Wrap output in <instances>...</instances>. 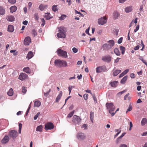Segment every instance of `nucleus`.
Returning <instances> with one entry per match:
<instances>
[{
  "instance_id": "obj_1",
  "label": "nucleus",
  "mask_w": 147,
  "mask_h": 147,
  "mask_svg": "<svg viewBox=\"0 0 147 147\" xmlns=\"http://www.w3.org/2000/svg\"><path fill=\"white\" fill-rule=\"evenodd\" d=\"M54 63L55 65L58 67H65L67 65V63L65 61L60 59L55 60Z\"/></svg>"
},
{
  "instance_id": "obj_2",
  "label": "nucleus",
  "mask_w": 147,
  "mask_h": 147,
  "mask_svg": "<svg viewBox=\"0 0 147 147\" xmlns=\"http://www.w3.org/2000/svg\"><path fill=\"white\" fill-rule=\"evenodd\" d=\"M108 42L111 45H109L107 43L104 44L102 47V48L103 50H108L110 49L111 47L114 45V41L112 40H109L108 41Z\"/></svg>"
},
{
  "instance_id": "obj_3",
  "label": "nucleus",
  "mask_w": 147,
  "mask_h": 147,
  "mask_svg": "<svg viewBox=\"0 0 147 147\" xmlns=\"http://www.w3.org/2000/svg\"><path fill=\"white\" fill-rule=\"evenodd\" d=\"M81 119L80 117L76 115H74L72 118V121L76 125H79L80 123Z\"/></svg>"
},
{
  "instance_id": "obj_4",
  "label": "nucleus",
  "mask_w": 147,
  "mask_h": 147,
  "mask_svg": "<svg viewBox=\"0 0 147 147\" xmlns=\"http://www.w3.org/2000/svg\"><path fill=\"white\" fill-rule=\"evenodd\" d=\"M57 52L59 56H61L65 58L67 57H68L67 52L61 49H58L57 50Z\"/></svg>"
},
{
  "instance_id": "obj_5",
  "label": "nucleus",
  "mask_w": 147,
  "mask_h": 147,
  "mask_svg": "<svg viewBox=\"0 0 147 147\" xmlns=\"http://www.w3.org/2000/svg\"><path fill=\"white\" fill-rule=\"evenodd\" d=\"M106 105L107 109L109 110V113H111L112 111H114L115 107L113 103L107 102Z\"/></svg>"
},
{
  "instance_id": "obj_6",
  "label": "nucleus",
  "mask_w": 147,
  "mask_h": 147,
  "mask_svg": "<svg viewBox=\"0 0 147 147\" xmlns=\"http://www.w3.org/2000/svg\"><path fill=\"white\" fill-rule=\"evenodd\" d=\"M101 59L104 62L109 63L111 61V57L109 55H107L106 56H102Z\"/></svg>"
},
{
  "instance_id": "obj_7",
  "label": "nucleus",
  "mask_w": 147,
  "mask_h": 147,
  "mask_svg": "<svg viewBox=\"0 0 147 147\" xmlns=\"http://www.w3.org/2000/svg\"><path fill=\"white\" fill-rule=\"evenodd\" d=\"M54 127L53 123L51 122H48L45 125V128L46 130L51 129Z\"/></svg>"
},
{
  "instance_id": "obj_8",
  "label": "nucleus",
  "mask_w": 147,
  "mask_h": 147,
  "mask_svg": "<svg viewBox=\"0 0 147 147\" xmlns=\"http://www.w3.org/2000/svg\"><path fill=\"white\" fill-rule=\"evenodd\" d=\"M107 22V18L105 17H101L98 19V22L99 24L103 25L105 24Z\"/></svg>"
},
{
  "instance_id": "obj_9",
  "label": "nucleus",
  "mask_w": 147,
  "mask_h": 147,
  "mask_svg": "<svg viewBox=\"0 0 147 147\" xmlns=\"http://www.w3.org/2000/svg\"><path fill=\"white\" fill-rule=\"evenodd\" d=\"M18 132L17 131L14 130H11L9 133V135L12 138L14 139L17 136Z\"/></svg>"
},
{
  "instance_id": "obj_10",
  "label": "nucleus",
  "mask_w": 147,
  "mask_h": 147,
  "mask_svg": "<svg viewBox=\"0 0 147 147\" xmlns=\"http://www.w3.org/2000/svg\"><path fill=\"white\" fill-rule=\"evenodd\" d=\"M85 136L84 134L82 132H79L78 133L77 135V138L80 140H82L85 138Z\"/></svg>"
},
{
  "instance_id": "obj_11",
  "label": "nucleus",
  "mask_w": 147,
  "mask_h": 147,
  "mask_svg": "<svg viewBox=\"0 0 147 147\" xmlns=\"http://www.w3.org/2000/svg\"><path fill=\"white\" fill-rule=\"evenodd\" d=\"M106 69V67L105 66H99L96 68V71L97 73H100L102 71L105 72Z\"/></svg>"
},
{
  "instance_id": "obj_12",
  "label": "nucleus",
  "mask_w": 147,
  "mask_h": 147,
  "mask_svg": "<svg viewBox=\"0 0 147 147\" xmlns=\"http://www.w3.org/2000/svg\"><path fill=\"white\" fill-rule=\"evenodd\" d=\"M24 45H28L31 42V39L30 37L29 36L26 37L24 40Z\"/></svg>"
},
{
  "instance_id": "obj_13",
  "label": "nucleus",
  "mask_w": 147,
  "mask_h": 147,
  "mask_svg": "<svg viewBox=\"0 0 147 147\" xmlns=\"http://www.w3.org/2000/svg\"><path fill=\"white\" fill-rule=\"evenodd\" d=\"M27 77L28 76L26 74L22 73L19 76V79L21 80H23L26 79Z\"/></svg>"
},
{
  "instance_id": "obj_14",
  "label": "nucleus",
  "mask_w": 147,
  "mask_h": 147,
  "mask_svg": "<svg viewBox=\"0 0 147 147\" xmlns=\"http://www.w3.org/2000/svg\"><path fill=\"white\" fill-rule=\"evenodd\" d=\"M9 137L7 136H5L1 141V143L3 144H5L9 141Z\"/></svg>"
},
{
  "instance_id": "obj_15",
  "label": "nucleus",
  "mask_w": 147,
  "mask_h": 147,
  "mask_svg": "<svg viewBox=\"0 0 147 147\" xmlns=\"http://www.w3.org/2000/svg\"><path fill=\"white\" fill-rule=\"evenodd\" d=\"M65 32H59L57 34V36L58 37L60 38H64L65 37Z\"/></svg>"
},
{
  "instance_id": "obj_16",
  "label": "nucleus",
  "mask_w": 147,
  "mask_h": 147,
  "mask_svg": "<svg viewBox=\"0 0 147 147\" xmlns=\"http://www.w3.org/2000/svg\"><path fill=\"white\" fill-rule=\"evenodd\" d=\"M119 16V13L116 11H114L113 13V18L114 19H117L118 18Z\"/></svg>"
},
{
  "instance_id": "obj_17",
  "label": "nucleus",
  "mask_w": 147,
  "mask_h": 147,
  "mask_svg": "<svg viewBox=\"0 0 147 147\" xmlns=\"http://www.w3.org/2000/svg\"><path fill=\"white\" fill-rule=\"evenodd\" d=\"M133 9V7L131 6H129L126 7L125 9V11L127 13L131 12Z\"/></svg>"
},
{
  "instance_id": "obj_18",
  "label": "nucleus",
  "mask_w": 147,
  "mask_h": 147,
  "mask_svg": "<svg viewBox=\"0 0 147 147\" xmlns=\"http://www.w3.org/2000/svg\"><path fill=\"white\" fill-rule=\"evenodd\" d=\"M33 56V53L32 51H29L27 55L26 58L28 59H29L32 58Z\"/></svg>"
},
{
  "instance_id": "obj_19",
  "label": "nucleus",
  "mask_w": 147,
  "mask_h": 147,
  "mask_svg": "<svg viewBox=\"0 0 147 147\" xmlns=\"http://www.w3.org/2000/svg\"><path fill=\"white\" fill-rule=\"evenodd\" d=\"M62 93L63 92L62 91H60L59 92V94L56 98L55 101L56 102H58L62 96Z\"/></svg>"
},
{
  "instance_id": "obj_20",
  "label": "nucleus",
  "mask_w": 147,
  "mask_h": 147,
  "mask_svg": "<svg viewBox=\"0 0 147 147\" xmlns=\"http://www.w3.org/2000/svg\"><path fill=\"white\" fill-rule=\"evenodd\" d=\"M17 8L16 6H11L10 8V12L13 13L15 12L17 10Z\"/></svg>"
},
{
  "instance_id": "obj_21",
  "label": "nucleus",
  "mask_w": 147,
  "mask_h": 147,
  "mask_svg": "<svg viewBox=\"0 0 147 147\" xmlns=\"http://www.w3.org/2000/svg\"><path fill=\"white\" fill-rule=\"evenodd\" d=\"M114 52L117 56H120L121 55L118 49L117 48H115L114 49Z\"/></svg>"
},
{
  "instance_id": "obj_22",
  "label": "nucleus",
  "mask_w": 147,
  "mask_h": 147,
  "mask_svg": "<svg viewBox=\"0 0 147 147\" xmlns=\"http://www.w3.org/2000/svg\"><path fill=\"white\" fill-rule=\"evenodd\" d=\"M7 19L9 21L13 22L14 21L15 18L14 16L12 15H10L7 16Z\"/></svg>"
},
{
  "instance_id": "obj_23",
  "label": "nucleus",
  "mask_w": 147,
  "mask_h": 147,
  "mask_svg": "<svg viewBox=\"0 0 147 147\" xmlns=\"http://www.w3.org/2000/svg\"><path fill=\"white\" fill-rule=\"evenodd\" d=\"M129 71V69H126L119 76V78H121L123 76L127 74Z\"/></svg>"
},
{
  "instance_id": "obj_24",
  "label": "nucleus",
  "mask_w": 147,
  "mask_h": 147,
  "mask_svg": "<svg viewBox=\"0 0 147 147\" xmlns=\"http://www.w3.org/2000/svg\"><path fill=\"white\" fill-rule=\"evenodd\" d=\"M14 30L13 26L12 25H9L8 26L7 31L8 32H12Z\"/></svg>"
},
{
  "instance_id": "obj_25",
  "label": "nucleus",
  "mask_w": 147,
  "mask_h": 147,
  "mask_svg": "<svg viewBox=\"0 0 147 147\" xmlns=\"http://www.w3.org/2000/svg\"><path fill=\"white\" fill-rule=\"evenodd\" d=\"M118 82L117 81H114L110 83V84L112 87H115L117 85Z\"/></svg>"
},
{
  "instance_id": "obj_26",
  "label": "nucleus",
  "mask_w": 147,
  "mask_h": 147,
  "mask_svg": "<svg viewBox=\"0 0 147 147\" xmlns=\"http://www.w3.org/2000/svg\"><path fill=\"white\" fill-rule=\"evenodd\" d=\"M94 118V112L91 111L90 113V118L92 123H93Z\"/></svg>"
},
{
  "instance_id": "obj_27",
  "label": "nucleus",
  "mask_w": 147,
  "mask_h": 147,
  "mask_svg": "<svg viewBox=\"0 0 147 147\" xmlns=\"http://www.w3.org/2000/svg\"><path fill=\"white\" fill-rule=\"evenodd\" d=\"M41 105V102L39 100L35 101L34 104V107H39Z\"/></svg>"
},
{
  "instance_id": "obj_28",
  "label": "nucleus",
  "mask_w": 147,
  "mask_h": 147,
  "mask_svg": "<svg viewBox=\"0 0 147 147\" xmlns=\"http://www.w3.org/2000/svg\"><path fill=\"white\" fill-rule=\"evenodd\" d=\"M5 9L3 7L0 6V14L3 15L5 14Z\"/></svg>"
},
{
  "instance_id": "obj_29",
  "label": "nucleus",
  "mask_w": 147,
  "mask_h": 147,
  "mask_svg": "<svg viewBox=\"0 0 147 147\" xmlns=\"http://www.w3.org/2000/svg\"><path fill=\"white\" fill-rule=\"evenodd\" d=\"M147 123V119L146 118H143L141 121V124L142 126L145 125Z\"/></svg>"
},
{
  "instance_id": "obj_30",
  "label": "nucleus",
  "mask_w": 147,
  "mask_h": 147,
  "mask_svg": "<svg viewBox=\"0 0 147 147\" xmlns=\"http://www.w3.org/2000/svg\"><path fill=\"white\" fill-rule=\"evenodd\" d=\"M50 15H51V14L50 13H45V18L46 20H49L51 18V17L50 16Z\"/></svg>"
},
{
  "instance_id": "obj_31",
  "label": "nucleus",
  "mask_w": 147,
  "mask_h": 147,
  "mask_svg": "<svg viewBox=\"0 0 147 147\" xmlns=\"http://www.w3.org/2000/svg\"><path fill=\"white\" fill-rule=\"evenodd\" d=\"M121 72V70H116L113 72V75L114 76H117L118 74Z\"/></svg>"
},
{
  "instance_id": "obj_32",
  "label": "nucleus",
  "mask_w": 147,
  "mask_h": 147,
  "mask_svg": "<svg viewBox=\"0 0 147 147\" xmlns=\"http://www.w3.org/2000/svg\"><path fill=\"white\" fill-rule=\"evenodd\" d=\"M128 76H125L123 78L121 79V83L122 84H123L125 83V82L127 80V78Z\"/></svg>"
},
{
  "instance_id": "obj_33",
  "label": "nucleus",
  "mask_w": 147,
  "mask_h": 147,
  "mask_svg": "<svg viewBox=\"0 0 147 147\" xmlns=\"http://www.w3.org/2000/svg\"><path fill=\"white\" fill-rule=\"evenodd\" d=\"M47 5H45L40 4L39 6L40 9L41 11H43Z\"/></svg>"
},
{
  "instance_id": "obj_34",
  "label": "nucleus",
  "mask_w": 147,
  "mask_h": 147,
  "mask_svg": "<svg viewBox=\"0 0 147 147\" xmlns=\"http://www.w3.org/2000/svg\"><path fill=\"white\" fill-rule=\"evenodd\" d=\"M43 127L42 125H40L38 126L36 128V131H38L41 132L42 131Z\"/></svg>"
},
{
  "instance_id": "obj_35",
  "label": "nucleus",
  "mask_w": 147,
  "mask_h": 147,
  "mask_svg": "<svg viewBox=\"0 0 147 147\" xmlns=\"http://www.w3.org/2000/svg\"><path fill=\"white\" fill-rule=\"evenodd\" d=\"M8 95L10 96H11L13 94V91L12 88H10L9 91L7 92Z\"/></svg>"
},
{
  "instance_id": "obj_36",
  "label": "nucleus",
  "mask_w": 147,
  "mask_h": 147,
  "mask_svg": "<svg viewBox=\"0 0 147 147\" xmlns=\"http://www.w3.org/2000/svg\"><path fill=\"white\" fill-rule=\"evenodd\" d=\"M23 71L27 73L30 74V71L28 67L24 68L23 69Z\"/></svg>"
},
{
  "instance_id": "obj_37",
  "label": "nucleus",
  "mask_w": 147,
  "mask_h": 147,
  "mask_svg": "<svg viewBox=\"0 0 147 147\" xmlns=\"http://www.w3.org/2000/svg\"><path fill=\"white\" fill-rule=\"evenodd\" d=\"M120 49L121 51V53L122 55H123L125 52V48L122 46H120Z\"/></svg>"
},
{
  "instance_id": "obj_38",
  "label": "nucleus",
  "mask_w": 147,
  "mask_h": 147,
  "mask_svg": "<svg viewBox=\"0 0 147 147\" xmlns=\"http://www.w3.org/2000/svg\"><path fill=\"white\" fill-rule=\"evenodd\" d=\"M74 113V111H72L70 112V113H69L67 115V118H70L73 115Z\"/></svg>"
},
{
  "instance_id": "obj_39",
  "label": "nucleus",
  "mask_w": 147,
  "mask_h": 147,
  "mask_svg": "<svg viewBox=\"0 0 147 147\" xmlns=\"http://www.w3.org/2000/svg\"><path fill=\"white\" fill-rule=\"evenodd\" d=\"M59 32H65V28L63 27H60L59 28Z\"/></svg>"
},
{
  "instance_id": "obj_40",
  "label": "nucleus",
  "mask_w": 147,
  "mask_h": 147,
  "mask_svg": "<svg viewBox=\"0 0 147 147\" xmlns=\"http://www.w3.org/2000/svg\"><path fill=\"white\" fill-rule=\"evenodd\" d=\"M52 9L54 12L57 11L58 9L57 8V6L55 5H53L52 7Z\"/></svg>"
},
{
  "instance_id": "obj_41",
  "label": "nucleus",
  "mask_w": 147,
  "mask_h": 147,
  "mask_svg": "<svg viewBox=\"0 0 147 147\" xmlns=\"http://www.w3.org/2000/svg\"><path fill=\"white\" fill-rule=\"evenodd\" d=\"M132 107L131 106V103H130L127 109L126 113L128 111H131L132 110Z\"/></svg>"
},
{
  "instance_id": "obj_42",
  "label": "nucleus",
  "mask_w": 147,
  "mask_h": 147,
  "mask_svg": "<svg viewBox=\"0 0 147 147\" xmlns=\"http://www.w3.org/2000/svg\"><path fill=\"white\" fill-rule=\"evenodd\" d=\"M66 17V15L64 14L61 15V16L59 17V19L61 20H63Z\"/></svg>"
},
{
  "instance_id": "obj_43",
  "label": "nucleus",
  "mask_w": 147,
  "mask_h": 147,
  "mask_svg": "<svg viewBox=\"0 0 147 147\" xmlns=\"http://www.w3.org/2000/svg\"><path fill=\"white\" fill-rule=\"evenodd\" d=\"M114 32L115 34H116V36H117L118 34V32H119V30L115 28L114 30Z\"/></svg>"
},
{
  "instance_id": "obj_44",
  "label": "nucleus",
  "mask_w": 147,
  "mask_h": 147,
  "mask_svg": "<svg viewBox=\"0 0 147 147\" xmlns=\"http://www.w3.org/2000/svg\"><path fill=\"white\" fill-rule=\"evenodd\" d=\"M34 18L36 20H38L39 19V17L37 13H35L34 15Z\"/></svg>"
},
{
  "instance_id": "obj_45",
  "label": "nucleus",
  "mask_w": 147,
  "mask_h": 147,
  "mask_svg": "<svg viewBox=\"0 0 147 147\" xmlns=\"http://www.w3.org/2000/svg\"><path fill=\"white\" fill-rule=\"evenodd\" d=\"M123 38L122 37H121L119 38V39L118 40L117 42L118 44H120L122 42Z\"/></svg>"
},
{
  "instance_id": "obj_46",
  "label": "nucleus",
  "mask_w": 147,
  "mask_h": 147,
  "mask_svg": "<svg viewBox=\"0 0 147 147\" xmlns=\"http://www.w3.org/2000/svg\"><path fill=\"white\" fill-rule=\"evenodd\" d=\"M26 88L24 86H23L22 87V92L25 94L26 93Z\"/></svg>"
},
{
  "instance_id": "obj_47",
  "label": "nucleus",
  "mask_w": 147,
  "mask_h": 147,
  "mask_svg": "<svg viewBox=\"0 0 147 147\" xmlns=\"http://www.w3.org/2000/svg\"><path fill=\"white\" fill-rule=\"evenodd\" d=\"M72 51L74 53H76L78 51V49H77L75 47H73L72 48Z\"/></svg>"
},
{
  "instance_id": "obj_48",
  "label": "nucleus",
  "mask_w": 147,
  "mask_h": 147,
  "mask_svg": "<svg viewBox=\"0 0 147 147\" xmlns=\"http://www.w3.org/2000/svg\"><path fill=\"white\" fill-rule=\"evenodd\" d=\"M83 97L85 100H87L88 98V94H85L83 95Z\"/></svg>"
},
{
  "instance_id": "obj_49",
  "label": "nucleus",
  "mask_w": 147,
  "mask_h": 147,
  "mask_svg": "<svg viewBox=\"0 0 147 147\" xmlns=\"http://www.w3.org/2000/svg\"><path fill=\"white\" fill-rule=\"evenodd\" d=\"M16 0H8L9 3L12 4L15 3L16 2Z\"/></svg>"
},
{
  "instance_id": "obj_50",
  "label": "nucleus",
  "mask_w": 147,
  "mask_h": 147,
  "mask_svg": "<svg viewBox=\"0 0 147 147\" xmlns=\"http://www.w3.org/2000/svg\"><path fill=\"white\" fill-rule=\"evenodd\" d=\"M139 28V25H138L136 27V28L134 30L135 32H136Z\"/></svg>"
},
{
  "instance_id": "obj_51",
  "label": "nucleus",
  "mask_w": 147,
  "mask_h": 147,
  "mask_svg": "<svg viewBox=\"0 0 147 147\" xmlns=\"http://www.w3.org/2000/svg\"><path fill=\"white\" fill-rule=\"evenodd\" d=\"M133 127V124L131 122H129V131L131 130V128Z\"/></svg>"
},
{
  "instance_id": "obj_52",
  "label": "nucleus",
  "mask_w": 147,
  "mask_h": 147,
  "mask_svg": "<svg viewBox=\"0 0 147 147\" xmlns=\"http://www.w3.org/2000/svg\"><path fill=\"white\" fill-rule=\"evenodd\" d=\"M41 21L42 22V24L41 25L42 26H44L45 24V21L44 18L41 19Z\"/></svg>"
},
{
  "instance_id": "obj_53",
  "label": "nucleus",
  "mask_w": 147,
  "mask_h": 147,
  "mask_svg": "<svg viewBox=\"0 0 147 147\" xmlns=\"http://www.w3.org/2000/svg\"><path fill=\"white\" fill-rule=\"evenodd\" d=\"M50 91V89L49 90V91H48L46 93L44 92V95L46 96H47L49 94Z\"/></svg>"
},
{
  "instance_id": "obj_54",
  "label": "nucleus",
  "mask_w": 147,
  "mask_h": 147,
  "mask_svg": "<svg viewBox=\"0 0 147 147\" xmlns=\"http://www.w3.org/2000/svg\"><path fill=\"white\" fill-rule=\"evenodd\" d=\"M143 5H141L140 6L139 10L140 11H143Z\"/></svg>"
},
{
  "instance_id": "obj_55",
  "label": "nucleus",
  "mask_w": 147,
  "mask_h": 147,
  "mask_svg": "<svg viewBox=\"0 0 147 147\" xmlns=\"http://www.w3.org/2000/svg\"><path fill=\"white\" fill-rule=\"evenodd\" d=\"M32 34H33V35H34V36H35L36 35L37 32L35 30H33Z\"/></svg>"
},
{
  "instance_id": "obj_56",
  "label": "nucleus",
  "mask_w": 147,
  "mask_h": 147,
  "mask_svg": "<svg viewBox=\"0 0 147 147\" xmlns=\"http://www.w3.org/2000/svg\"><path fill=\"white\" fill-rule=\"evenodd\" d=\"M89 28H88L85 31V32L87 34H88V35H90V34L89 33Z\"/></svg>"
},
{
  "instance_id": "obj_57",
  "label": "nucleus",
  "mask_w": 147,
  "mask_h": 147,
  "mask_svg": "<svg viewBox=\"0 0 147 147\" xmlns=\"http://www.w3.org/2000/svg\"><path fill=\"white\" fill-rule=\"evenodd\" d=\"M129 94L128 93L126 94L124 97V100H126L127 99V98L128 96L129 95Z\"/></svg>"
},
{
  "instance_id": "obj_58",
  "label": "nucleus",
  "mask_w": 147,
  "mask_h": 147,
  "mask_svg": "<svg viewBox=\"0 0 147 147\" xmlns=\"http://www.w3.org/2000/svg\"><path fill=\"white\" fill-rule=\"evenodd\" d=\"M119 147H127V146L125 144H121Z\"/></svg>"
},
{
  "instance_id": "obj_59",
  "label": "nucleus",
  "mask_w": 147,
  "mask_h": 147,
  "mask_svg": "<svg viewBox=\"0 0 147 147\" xmlns=\"http://www.w3.org/2000/svg\"><path fill=\"white\" fill-rule=\"evenodd\" d=\"M66 2L68 3V5L69 6L71 4V0H67Z\"/></svg>"
},
{
  "instance_id": "obj_60",
  "label": "nucleus",
  "mask_w": 147,
  "mask_h": 147,
  "mask_svg": "<svg viewBox=\"0 0 147 147\" xmlns=\"http://www.w3.org/2000/svg\"><path fill=\"white\" fill-rule=\"evenodd\" d=\"M87 125L86 124H84L82 126V128H84L85 129H87Z\"/></svg>"
},
{
  "instance_id": "obj_61",
  "label": "nucleus",
  "mask_w": 147,
  "mask_h": 147,
  "mask_svg": "<svg viewBox=\"0 0 147 147\" xmlns=\"http://www.w3.org/2000/svg\"><path fill=\"white\" fill-rule=\"evenodd\" d=\"M125 134V133H123L121 135L118 137L119 139H121Z\"/></svg>"
},
{
  "instance_id": "obj_62",
  "label": "nucleus",
  "mask_w": 147,
  "mask_h": 147,
  "mask_svg": "<svg viewBox=\"0 0 147 147\" xmlns=\"http://www.w3.org/2000/svg\"><path fill=\"white\" fill-rule=\"evenodd\" d=\"M139 45H137L134 48V49L135 50H137L139 49Z\"/></svg>"
},
{
  "instance_id": "obj_63",
  "label": "nucleus",
  "mask_w": 147,
  "mask_h": 147,
  "mask_svg": "<svg viewBox=\"0 0 147 147\" xmlns=\"http://www.w3.org/2000/svg\"><path fill=\"white\" fill-rule=\"evenodd\" d=\"M23 24L25 25H26L28 23V21L26 20H25L23 22Z\"/></svg>"
},
{
  "instance_id": "obj_64",
  "label": "nucleus",
  "mask_w": 147,
  "mask_h": 147,
  "mask_svg": "<svg viewBox=\"0 0 147 147\" xmlns=\"http://www.w3.org/2000/svg\"><path fill=\"white\" fill-rule=\"evenodd\" d=\"M82 78V75L81 74L77 76V78L78 80H80Z\"/></svg>"
}]
</instances>
